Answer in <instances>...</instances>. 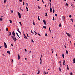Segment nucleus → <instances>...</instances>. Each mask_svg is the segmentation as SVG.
<instances>
[{
  "mask_svg": "<svg viewBox=\"0 0 75 75\" xmlns=\"http://www.w3.org/2000/svg\"><path fill=\"white\" fill-rule=\"evenodd\" d=\"M11 38L14 41V42H16V40H17V39H16V37L15 36H14L13 35L11 36Z\"/></svg>",
  "mask_w": 75,
  "mask_h": 75,
  "instance_id": "nucleus-1",
  "label": "nucleus"
},
{
  "mask_svg": "<svg viewBox=\"0 0 75 75\" xmlns=\"http://www.w3.org/2000/svg\"><path fill=\"white\" fill-rule=\"evenodd\" d=\"M18 14L19 16V18H21V13L19 12H18Z\"/></svg>",
  "mask_w": 75,
  "mask_h": 75,
  "instance_id": "nucleus-2",
  "label": "nucleus"
},
{
  "mask_svg": "<svg viewBox=\"0 0 75 75\" xmlns=\"http://www.w3.org/2000/svg\"><path fill=\"white\" fill-rule=\"evenodd\" d=\"M4 44L5 48H7V44H6V43H5V42H4Z\"/></svg>",
  "mask_w": 75,
  "mask_h": 75,
  "instance_id": "nucleus-3",
  "label": "nucleus"
},
{
  "mask_svg": "<svg viewBox=\"0 0 75 75\" xmlns=\"http://www.w3.org/2000/svg\"><path fill=\"white\" fill-rule=\"evenodd\" d=\"M12 35H13V37H15V35H16V34H15V33H14V31H13L12 33Z\"/></svg>",
  "mask_w": 75,
  "mask_h": 75,
  "instance_id": "nucleus-4",
  "label": "nucleus"
},
{
  "mask_svg": "<svg viewBox=\"0 0 75 75\" xmlns=\"http://www.w3.org/2000/svg\"><path fill=\"white\" fill-rule=\"evenodd\" d=\"M8 34H8V37H10V35L11 34V31H8Z\"/></svg>",
  "mask_w": 75,
  "mask_h": 75,
  "instance_id": "nucleus-5",
  "label": "nucleus"
},
{
  "mask_svg": "<svg viewBox=\"0 0 75 75\" xmlns=\"http://www.w3.org/2000/svg\"><path fill=\"white\" fill-rule=\"evenodd\" d=\"M43 22L45 25H47V23H46V21H45V20H43Z\"/></svg>",
  "mask_w": 75,
  "mask_h": 75,
  "instance_id": "nucleus-6",
  "label": "nucleus"
},
{
  "mask_svg": "<svg viewBox=\"0 0 75 75\" xmlns=\"http://www.w3.org/2000/svg\"><path fill=\"white\" fill-rule=\"evenodd\" d=\"M66 34H67V35H68V37H71V35H70L69 34L67 33H66Z\"/></svg>",
  "mask_w": 75,
  "mask_h": 75,
  "instance_id": "nucleus-7",
  "label": "nucleus"
},
{
  "mask_svg": "<svg viewBox=\"0 0 75 75\" xmlns=\"http://www.w3.org/2000/svg\"><path fill=\"white\" fill-rule=\"evenodd\" d=\"M50 13H52V9L51 8H50Z\"/></svg>",
  "mask_w": 75,
  "mask_h": 75,
  "instance_id": "nucleus-8",
  "label": "nucleus"
},
{
  "mask_svg": "<svg viewBox=\"0 0 75 75\" xmlns=\"http://www.w3.org/2000/svg\"><path fill=\"white\" fill-rule=\"evenodd\" d=\"M63 18L64 21H65V16H63Z\"/></svg>",
  "mask_w": 75,
  "mask_h": 75,
  "instance_id": "nucleus-9",
  "label": "nucleus"
},
{
  "mask_svg": "<svg viewBox=\"0 0 75 75\" xmlns=\"http://www.w3.org/2000/svg\"><path fill=\"white\" fill-rule=\"evenodd\" d=\"M65 60L64 59L63 60V65L64 66H65Z\"/></svg>",
  "mask_w": 75,
  "mask_h": 75,
  "instance_id": "nucleus-10",
  "label": "nucleus"
},
{
  "mask_svg": "<svg viewBox=\"0 0 75 75\" xmlns=\"http://www.w3.org/2000/svg\"><path fill=\"white\" fill-rule=\"evenodd\" d=\"M59 64L60 67H62V64H61V62L60 61H59Z\"/></svg>",
  "mask_w": 75,
  "mask_h": 75,
  "instance_id": "nucleus-11",
  "label": "nucleus"
},
{
  "mask_svg": "<svg viewBox=\"0 0 75 75\" xmlns=\"http://www.w3.org/2000/svg\"><path fill=\"white\" fill-rule=\"evenodd\" d=\"M41 58H42V55H41V57L40 58V62H41L42 61V60L41 59Z\"/></svg>",
  "mask_w": 75,
  "mask_h": 75,
  "instance_id": "nucleus-12",
  "label": "nucleus"
},
{
  "mask_svg": "<svg viewBox=\"0 0 75 75\" xmlns=\"http://www.w3.org/2000/svg\"><path fill=\"white\" fill-rule=\"evenodd\" d=\"M16 35H17V36H18V37L19 38H20V36H19L18 35V33H16Z\"/></svg>",
  "mask_w": 75,
  "mask_h": 75,
  "instance_id": "nucleus-13",
  "label": "nucleus"
},
{
  "mask_svg": "<svg viewBox=\"0 0 75 75\" xmlns=\"http://www.w3.org/2000/svg\"><path fill=\"white\" fill-rule=\"evenodd\" d=\"M24 38L25 39H27V37L25 35Z\"/></svg>",
  "mask_w": 75,
  "mask_h": 75,
  "instance_id": "nucleus-14",
  "label": "nucleus"
},
{
  "mask_svg": "<svg viewBox=\"0 0 75 75\" xmlns=\"http://www.w3.org/2000/svg\"><path fill=\"white\" fill-rule=\"evenodd\" d=\"M69 67L68 65H67V70H69V67Z\"/></svg>",
  "mask_w": 75,
  "mask_h": 75,
  "instance_id": "nucleus-15",
  "label": "nucleus"
},
{
  "mask_svg": "<svg viewBox=\"0 0 75 75\" xmlns=\"http://www.w3.org/2000/svg\"><path fill=\"white\" fill-rule=\"evenodd\" d=\"M38 20H39V21H40V17H39V16H38Z\"/></svg>",
  "mask_w": 75,
  "mask_h": 75,
  "instance_id": "nucleus-16",
  "label": "nucleus"
},
{
  "mask_svg": "<svg viewBox=\"0 0 75 75\" xmlns=\"http://www.w3.org/2000/svg\"><path fill=\"white\" fill-rule=\"evenodd\" d=\"M73 63H75V59L74 58L73 59Z\"/></svg>",
  "mask_w": 75,
  "mask_h": 75,
  "instance_id": "nucleus-17",
  "label": "nucleus"
},
{
  "mask_svg": "<svg viewBox=\"0 0 75 75\" xmlns=\"http://www.w3.org/2000/svg\"><path fill=\"white\" fill-rule=\"evenodd\" d=\"M26 9H27V11H28V8L27 6L26 7Z\"/></svg>",
  "mask_w": 75,
  "mask_h": 75,
  "instance_id": "nucleus-18",
  "label": "nucleus"
},
{
  "mask_svg": "<svg viewBox=\"0 0 75 75\" xmlns=\"http://www.w3.org/2000/svg\"><path fill=\"white\" fill-rule=\"evenodd\" d=\"M33 25H35V23H34V21H33Z\"/></svg>",
  "mask_w": 75,
  "mask_h": 75,
  "instance_id": "nucleus-19",
  "label": "nucleus"
},
{
  "mask_svg": "<svg viewBox=\"0 0 75 75\" xmlns=\"http://www.w3.org/2000/svg\"><path fill=\"white\" fill-rule=\"evenodd\" d=\"M18 31L20 34L21 35V32H20V30H19Z\"/></svg>",
  "mask_w": 75,
  "mask_h": 75,
  "instance_id": "nucleus-20",
  "label": "nucleus"
},
{
  "mask_svg": "<svg viewBox=\"0 0 75 75\" xmlns=\"http://www.w3.org/2000/svg\"><path fill=\"white\" fill-rule=\"evenodd\" d=\"M43 28H45V29H46V26H43Z\"/></svg>",
  "mask_w": 75,
  "mask_h": 75,
  "instance_id": "nucleus-21",
  "label": "nucleus"
},
{
  "mask_svg": "<svg viewBox=\"0 0 75 75\" xmlns=\"http://www.w3.org/2000/svg\"><path fill=\"white\" fill-rule=\"evenodd\" d=\"M7 52L8 54H10V51H7Z\"/></svg>",
  "mask_w": 75,
  "mask_h": 75,
  "instance_id": "nucleus-22",
  "label": "nucleus"
},
{
  "mask_svg": "<svg viewBox=\"0 0 75 75\" xmlns=\"http://www.w3.org/2000/svg\"><path fill=\"white\" fill-rule=\"evenodd\" d=\"M9 21L10 23H12V21L11 20H10Z\"/></svg>",
  "mask_w": 75,
  "mask_h": 75,
  "instance_id": "nucleus-23",
  "label": "nucleus"
},
{
  "mask_svg": "<svg viewBox=\"0 0 75 75\" xmlns=\"http://www.w3.org/2000/svg\"><path fill=\"white\" fill-rule=\"evenodd\" d=\"M40 70H38V72L37 73L38 74H40Z\"/></svg>",
  "mask_w": 75,
  "mask_h": 75,
  "instance_id": "nucleus-24",
  "label": "nucleus"
},
{
  "mask_svg": "<svg viewBox=\"0 0 75 75\" xmlns=\"http://www.w3.org/2000/svg\"><path fill=\"white\" fill-rule=\"evenodd\" d=\"M6 31H8V28H7L6 29Z\"/></svg>",
  "mask_w": 75,
  "mask_h": 75,
  "instance_id": "nucleus-25",
  "label": "nucleus"
},
{
  "mask_svg": "<svg viewBox=\"0 0 75 75\" xmlns=\"http://www.w3.org/2000/svg\"><path fill=\"white\" fill-rule=\"evenodd\" d=\"M18 59H20V55L19 54H18Z\"/></svg>",
  "mask_w": 75,
  "mask_h": 75,
  "instance_id": "nucleus-26",
  "label": "nucleus"
},
{
  "mask_svg": "<svg viewBox=\"0 0 75 75\" xmlns=\"http://www.w3.org/2000/svg\"><path fill=\"white\" fill-rule=\"evenodd\" d=\"M19 24L21 25V26H22V24H21V22H19Z\"/></svg>",
  "mask_w": 75,
  "mask_h": 75,
  "instance_id": "nucleus-27",
  "label": "nucleus"
},
{
  "mask_svg": "<svg viewBox=\"0 0 75 75\" xmlns=\"http://www.w3.org/2000/svg\"><path fill=\"white\" fill-rule=\"evenodd\" d=\"M66 52L67 54H68V50H66Z\"/></svg>",
  "mask_w": 75,
  "mask_h": 75,
  "instance_id": "nucleus-28",
  "label": "nucleus"
},
{
  "mask_svg": "<svg viewBox=\"0 0 75 75\" xmlns=\"http://www.w3.org/2000/svg\"><path fill=\"white\" fill-rule=\"evenodd\" d=\"M53 21H54L55 20V18H54V16H53Z\"/></svg>",
  "mask_w": 75,
  "mask_h": 75,
  "instance_id": "nucleus-29",
  "label": "nucleus"
},
{
  "mask_svg": "<svg viewBox=\"0 0 75 75\" xmlns=\"http://www.w3.org/2000/svg\"><path fill=\"white\" fill-rule=\"evenodd\" d=\"M45 14H46L45 16H46V17H47V12H46Z\"/></svg>",
  "mask_w": 75,
  "mask_h": 75,
  "instance_id": "nucleus-30",
  "label": "nucleus"
},
{
  "mask_svg": "<svg viewBox=\"0 0 75 75\" xmlns=\"http://www.w3.org/2000/svg\"><path fill=\"white\" fill-rule=\"evenodd\" d=\"M59 70L60 72H61V68L60 67L59 68Z\"/></svg>",
  "mask_w": 75,
  "mask_h": 75,
  "instance_id": "nucleus-31",
  "label": "nucleus"
},
{
  "mask_svg": "<svg viewBox=\"0 0 75 75\" xmlns=\"http://www.w3.org/2000/svg\"><path fill=\"white\" fill-rule=\"evenodd\" d=\"M53 13H55V10L54 9H53Z\"/></svg>",
  "mask_w": 75,
  "mask_h": 75,
  "instance_id": "nucleus-32",
  "label": "nucleus"
},
{
  "mask_svg": "<svg viewBox=\"0 0 75 75\" xmlns=\"http://www.w3.org/2000/svg\"><path fill=\"white\" fill-rule=\"evenodd\" d=\"M49 30L50 33H51V30H50V27H49Z\"/></svg>",
  "mask_w": 75,
  "mask_h": 75,
  "instance_id": "nucleus-33",
  "label": "nucleus"
},
{
  "mask_svg": "<svg viewBox=\"0 0 75 75\" xmlns=\"http://www.w3.org/2000/svg\"><path fill=\"white\" fill-rule=\"evenodd\" d=\"M30 32L32 33V34H34V32H33L32 30H31Z\"/></svg>",
  "mask_w": 75,
  "mask_h": 75,
  "instance_id": "nucleus-34",
  "label": "nucleus"
},
{
  "mask_svg": "<svg viewBox=\"0 0 75 75\" xmlns=\"http://www.w3.org/2000/svg\"><path fill=\"white\" fill-rule=\"evenodd\" d=\"M62 55L63 58H64V54H62Z\"/></svg>",
  "mask_w": 75,
  "mask_h": 75,
  "instance_id": "nucleus-35",
  "label": "nucleus"
},
{
  "mask_svg": "<svg viewBox=\"0 0 75 75\" xmlns=\"http://www.w3.org/2000/svg\"><path fill=\"white\" fill-rule=\"evenodd\" d=\"M3 20V19H2L1 18H0V21H2Z\"/></svg>",
  "mask_w": 75,
  "mask_h": 75,
  "instance_id": "nucleus-36",
  "label": "nucleus"
},
{
  "mask_svg": "<svg viewBox=\"0 0 75 75\" xmlns=\"http://www.w3.org/2000/svg\"><path fill=\"white\" fill-rule=\"evenodd\" d=\"M71 21H72V22H73V19H71Z\"/></svg>",
  "mask_w": 75,
  "mask_h": 75,
  "instance_id": "nucleus-37",
  "label": "nucleus"
},
{
  "mask_svg": "<svg viewBox=\"0 0 75 75\" xmlns=\"http://www.w3.org/2000/svg\"><path fill=\"white\" fill-rule=\"evenodd\" d=\"M45 36L46 37H47L48 36V35H47V34H46L45 35Z\"/></svg>",
  "mask_w": 75,
  "mask_h": 75,
  "instance_id": "nucleus-38",
  "label": "nucleus"
},
{
  "mask_svg": "<svg viewBox=\"0 0 75 75\" xmlns=\"http://www.w3.org/2000/svg\"><path fill=\"white\" fill-rule=\"evenodd\" d=\"M65 6H68V3H66V4Z\"/></svg>",
  "mask_w": 75,
  "mask_h": 75,
  "instance_id": "nucleus-39",
  "label": "nucleus"
},
{
  "mask_svg": "<svg viewBox=\"0 0 75 75\" xmlns=\"http://www.w3.org/2000/svg\"><path fill=\"white\" fill-rule=\"evenodd\" d=\"M20 9L22 11H23V10L21 9V7H20Z\"/></svg>",
  "mask_w": 75,
  "mask_h": 75,
  "instance_id": "nucleus-40",
  "label": "nucleus"
},
{
  "mask_svg": "<svg viewBox=\"0 0 75 75\" xmlns=\"http://www.w3.org/2000/svg\"><path fill=\"white\" fill-rule=\"evenodd\" d=\"M51 51H52V53H53V51H54V50L53 49H52Z\"/></svg>",
  "mask_w": 75,
  "mask_h": 75,
  "instance_id": "nucleus-41",
  "label": "nucleus"
},
{
  "mask_svg": "<svg viewBox=\"0 0 75 75\" xmlns=\"http://www.w3.org/2000/svg\"><path fill=\"white\" fill-rule=\"evenodd\" d=\"M69 17L70 18H71V17H72V16H71V15H70L69 16Z\"/></svg>",
  "mask_w": 75,
  "mask_h": 75,
  "instance_id": "nucleus-42",
  "label": "nucleus"
},
{
  "mask_svg": "<svg viewBox=\"0 0 75 75\" xmlns=\"http://www.w3.org/2000/svg\"><path fill=\"white\" fill-rule=\"evenodd\" d=\"M38 8H39V9H40V8H41V7H40L38 6Z\"/></svg>",
  "mask_w": 75,
  "mask_h": 75,
  "instance_id": "nucleus-43",
  "label": "nucleus"
},
{
  "mask_svg": "<svg viewBox=\"0 0 75 75\" xmlns=\"http://www.w3.org/2000/svg\"><path fill=\"white\" fill-rule=\"evenodd\" d=\"M50 8H51V3H50Z\"/></svg>",
  "mask_w": 75,
  "mask_h": 75,
  "instance_id": "nucleus-44",
  "label": "nucleus"
},
{
  "mask_svg": "<svg viewBox=\"0 0 75 75\" xmlns=\"http://www.w3.org/2000/svg\"><path fill=\"white\" fill-rule=\"evenodd\" d=\"M6 0H4V3H5L6 2Z\"/></svg>",
  "mask_w": 75,
  "mask_h": 75,
  "instance_id": "nucleus-45",
  "label": "nucleus"
},
{
  "mask_svg": "<svg viewBox=\"0 0 75 75\" xmlns=\"http://www.w3.org/2000/svg\"><path fill=\"white\" fill-rule=\"evenodd\" d=\"M11 13H13V10H11Z\"/></svg>",
  "mask_w": 75,
  "mask_h": 75,
  "instance_id": "nucleus-46",
  "label": "nucleus"
},
{
  "mask_svg": "<svg viewBox=\"0 0 75 75\" xmlns=\"http://www.w3.org/2000/svg\"><path fill=\"white\" fill-rule=\"evenodd\" d=\"M11 60H12L11 62L13 63V59H11Z\"/></svg>",
  "mask_w": 75,
  "mask_h": 75,
  "instance_id": "nucleus-47",
  "label": "nucleus"
},
{
  "mask_svg": "<svg viewBox=\"0 0 75 75\" xmlns=\"http://www.w3.org/2000/svg\"><path fill=\"white\" fill-rule=\"evenodd\" d=\"M59 27H61V24H59Z\"/></svg>",
  "mask_w": 75,
  "mask_h": 75,
  "instance_id": "nucleus-48",
  "label": "nucleus"
},
{
  "mask_svg": "<svg viewBox=\"0 0 75 75\" xmlns=\"http://www.w3.org/2000/svg\"><path fill=\"white\" fill-rule=\"evenodd\" d=\"M42 0V3H43V4H44V1H43V0Z\"/></svg>",
  "mask_w": 75,
  "mask_h": 75,
  "instance_id": "nucleus-49",
  "label": "nucleus"
},
{
  "mask_svg": "<svg viewBox=\"0 0 75 75\" xmlns=\"http://www.w3.org/2000/svg\"><path fill=\"white\" fill-rule=\"evenodd\" d=\"M55 16H56V17H57V14H55Z\"/></svg>",
  "mask_w": 75,
  "mask_h": 75,
  "instance_id": "nucleus-50",
  "label": "nucleus"
},
{
  "mask_svg": "<svg viewBox=\"0 0 75 75\" xmlns=\"http://www.w3.org/2000/svg\"><path fill=\"white\" fill-rule=\"evenodd\" d=\"M22 0H19V1H20V2H22Z\"/></svg>",
  "mask_w": 75,
  "mask_h": 75,
  "instance_id": "nucleus-51",
  "label": "nucleus"
},
{
  "mask_svg": "<svg viewBox=\"0 0 75 75\" xmlns=\"http://www.w3.org/2000/svg\"><path fill=\"white\" fill-rule=\"evenodd\" d=\"M64 47H65V48H67V46H66V45H64Z\"/></svg>",
  "mask_w": 75,
  "mask_h": 75,
  "instance_id": "nucleus-52",
  "label": "nucleus"
},
{
  "mask_svg": "<svg viewBox=\"0 0 75 75\" xmlns=\"http://www.w3.org/2000/svg\"><path fill=\"white\" fill-rule=\"evenodd\" d=\"M27 37H29V36H28V33H27Z\"/></svg>",
  "mask_w": 75,
  "mask_h": 75,
  "instance_id": "nucleus-53",
  "label": "nucleus"
},
{
  "mask_svg": "<svg viewBox=\"0 0 75 75\" xmlns=\"http://www.w3.org/2000/svg\"><path fill=\"white\" fill-rule=\"evenodd\" d=\"M38 35H39L40 36H41V35H40V33H38Z\"/></svg>",
  "mask_w": 75,
  "mask_h": 75,
  "instance_id": "nucleus-54",
  "label": "nucleus"
},
{
  "mask_svg": "<svg viewBox=\"0 0 75 75\" xmlns=\"http://www.w3.org/2000/svg\"><path fill=\"white\" fill-rule=\"evenodd\" d=\"M23 5L24 6V2L23 1Z\"/></svg>",
  "mask_w": 75,
  "mask_h": 75,
  "instance_id": "nucleus-55",
  "label": "nucleus"
},
{
  "mask_svg": "<svg viewBox=\"0 0 75 75\" xmlns=\"http://www.w3.org/2000/svg\"><path fill=\"white\" fill-rule=\"evenodd\" d=\"M25 52H27V50L26 49H25Z\"/></svg>",
  "mask_w": 75,
  "mask_h": 75,
  "instance_id": "nucleus-56",
  "label": "nucleus"
},
{
  "mask_svg": "<svg viewBox=\"0 0 75 75\" xmlns=\"http://www.w3.org/2000/svg\"><path fill=\"white\" fill-rule=\"evenodd\" d=\"M32 42H34V41H33V40H32Z\"/></svg>",
  "mask_w": 75,
  "mask_h": 75,
  "instance_id": "nucleus-57",
  "label": "nucleus"
},
{
  "mask_svg": "<svg viewBox=\"0 0 75 75\" xmlns=\"http://www.w3.org/2000/svg\"><path fill=\"white\" fill-rule=\"evenodd\" d=\"M17 31H19V29H18V28Z\"/></svg>",
  "mask_w": 75,
  "mask_h": 75,
  "instance_id": "nucleus-58",
  "label": "nucleus"
},
{
  "mask_svg": "<svg viewBox=\"0 0 75 75\" xmlns=\"http://www.w3.org/2000/svg\"><path fill=\"white\" fill-rule=\"evenodd\" d=\"M56 57H57V54H56Z\"/></svg>",
  "mask_w": 75,
  "mask_h": 75,
  "instance_id": "nucleus-59",
  "label": "nucleus"
},
{
  "mask_svg": "<svg viewBox=\"0 0 75 75\" xmlns=\"http://www.w3.org/2000/svg\"><path fill=\"white\" fill-rule=\"evenodd\" d=\"M11 46H13V45L12 44H11Z\"/></svg>",
  "mask_w": 75,
  "mask_h": 75,
  "instance_id": "nucleus-60",
  "label": "nucleus"
},
{
  "mask_svg": "<svg viewBox=\"0 0 75 75\" xmlns=\"http://www.w3.org/2000/svg\"><path fill=\"white\" fill-rule=\"evenodd\" d=\"M49 1H50V3H51V0H49Z\"/></svg>",
  "mask_w": 75,
  "mask_h": 75,
  "instance_id": "nucleus-61",
  "label": "nucleus"
},
{
  "mask_svg": "<svg viewBox=\"0 0 75 75\" xmlns=\"http://www.w3.org/2000/svg\"><path fill=\"white\" fill-rule=\"evenodd\" d=\"M45 7H47V6H46V5H45Z\"/></svg>",
  "mask_w": 75,
  "mask_h": 75,
  "instance_id": "nucleus-62",
  "label": "nucleus"
},
{
  "mask_svg": "<svg viewBox=\"0 0 75 75\" xmlns=\"http://www.w3.org/2000/svg\"><path fill=\"white\" fill-rule=\"evenodd\" d=\"M29 53L30 54H31V51H29Z\"/></svg>",
  "mask_w": 75,
  "mask_h": 75,
  "instance_id": "nucleus-63",
  "label": "nucleus"
},
{
  "mask_svg": "<svg viewBox=\"0 0 75 75\" xmlns=\"http://www.w3.org/2000/svg\"><path fill=\"white\" fill-rule=\"evenodd\" d=\"M35 33V35H37V33Z\"/></svg>",
  "mask_w": 75,
  "mask_h": 75,
  "instance_id": "nucleus-64",
  "label": "nucleus"
}]
</instances>
